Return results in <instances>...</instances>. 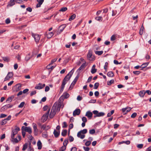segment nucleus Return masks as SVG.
Segmentation results:
<instances>
[{"label":"nucleus","instance_id":"20e7f679","mask_svg":"<svg viewBox=\"0 0 151 151\" xmlns=\"http://www.w3.org/2000/svg\"><path fill=\"white\" fill-rule=\"evenodd\" d=\"M93 114L96 115L94 116V118L96 117L103 116L105 115V113L104 112H100L99 113L98 111L97 110L93 111Z\"/></svg>","mask_w":151,"mask_h":151},{"label":"nucleus","instance_id":"72a5a7b5","mask_svg":"<svg viewBox=\"0 0 151 151\" xmlns=\"http://www.w3.org/2000/svg\"><path fill=\"white\" fill-rule=\"evenodd\" d=\"M103 52V51H96L95 52V54L99 55H102Z\"/></svg>","mask_w":151,"mask_h":151},{"label":"nucleus","instance_id":"bb28decb","mask_svg":"<svg viewBox=\"0 0 151 151\" xmlns=\"http://www.w3.org/2000/svg\"><path fill=\"white\" fill-rule=\"evenodd\" d=\"M11 140L12 142L15 143H18L19 142V141L17 139V138H14V137L13 138H11Z\"/></svg>","mask_w":151,"mask_h":151},{"label":"nucleus","instance_id":"6e6552de","mask_svg":"<svg viewBox=\"0 0 151 151\" xmlns=\"http://www.w3.org/2000/svg\"><path fill=\"white\" fill-rule=\"evenodd\" d=\"M45 86V84H42L41 83H39L35 87V88L37 89H40L43 88Z\"/></svg>","mask_w":151,"mask_h":151},{"label":"nucleus","instance_id":"79ce46f5","mask_svg":"<svg viewBox=\"0 0 151 151\" xmlns=\"http://www.w3.org/2000/svg\"><path fill=\"white\" fill-rule=\"evenodd\" d=\"M31 58V57L28 54L26 56V57L25 58V60L26 61H27L29 60V59Z\"/></svg>","mask_w":151,"mask_h":151},{"label":"nucleus","instance_id":"09e8293b","mask_svg":"<svg viewBox=\"0 0 151 151\" xmlns=\"http://www.w3.org/2000/svg\"><path fill=\"white\" fill-rule=\"evenodd\" d=\"M27 144H25L23 145V147L22 149V150L24 151L26 150L27 148Z\"/></svg>","mask_w":151,"mask_h":151},{"label":"nucleus","instance_id":"de8ad7c7","mask_svg":"<svg viewBox=\"0 0 151 151\" xmlns=\"http://www.w3.org/2000/svg\"><path fill=\"white\" fill-rule=\"evenodd\" d=\"M7 122V120L6 119L3 120L1 122V125H3L5 124Z\"/></svg>","mask_w":151,"mask_h":151},{"label":"nucleus","instance_id":"9d476101","mask_svg":"<svg viewBox=\"0 0 151 151\" xmlns=\"http://www.w3.org/2000/svg\"><path fill=\"white\" fill-rule=\"evenodd\" d=\"M57 104V110L58 111H60V109L61 107L63 108L64 106V104L63 103V102H59L58 103V105Z\"/></svg>","mask_w":151,"mask_h":151},{"label":"nucleus","instance_id":"cd10ccee","mask_svg":"<svg viewBox=\"0 0 151 151\" xmlns=\"http://www.w3.org/2000/svg\"><path fill=\"white\" fill-rule=\"evenodd\" d=\"M108 76L109 77H113L114 76V74L112 71H110L107 73V74Z\"/></svg>","mask_w":151,"mask_h":151},{"label":"nucleus","instance_id":"680f3d73","mask_svg":"<svg viewBox=\"0 0 151 151\" xmlns=\"http://www.w3.org/2000/svg\"><path fill=\"white\" fill-rule=\"evenodd\" d=\"M140 71H134L133 72V73L136 75H139L140 73Z\"/></svg>","mask_w":151,"mask_h":151},{"label":"nucleus","instance_id":"864d4df0","mask_svg":"<svg viewBox=\"0 0 151 151\" xmlns=\"http://www.w3.org/2000/svg\"><path fill=\"white\" fill-rule=\"evenodd\" d=\"M137 115V113L134 112L131 115V117L132 118H135Z\"/></svg>","mask_w":151,"mask_h":151},{"label":"nucleus","instance_id":"338daca9","mask_svg":"<svg viewBox=\"0 0 151 151\" xmlns=\"http://www.w3.org/2000/svg\"><path fill=\"white\" fill-rule=\"evenodd\" d=\"M83 148L85 151H89L90 150V148L88 147H83Z\"/></svg>","mask_w":151,"mask_h":151},{"label":"nucleus","instance_id":"4468645a","mask_svg":"<svg viewBox=\"0 0 151 151\" xmlns=\"http://www.w3.org/2000/svg\"><path fill=\"white\" fill-rule=\"evenodd\" d=\"M93 114L90 111H87L86 114L85 116H87L89 119H91L92 117Z\"/></svg>","mask_w":151,"mask_h":151},{"label":"nucleus","instance_id":"f3484780","mask_svg":"<svg viewBox=\"0 0 151 151\" xmlns=\"http://www.w3.org/2000/svg\"><path fill=\"white\" fill-rule=\"evenodd\" d=\"M24 131L28 132L30 134L32 132L31 128L30 127H25Z\"/></svg>","mask_w":151,"mask_h":151},{"label":"nucleus","instance_id":"f704fd0d","mask_svg":"<svg viewBox=\"0 0 151 151\" xmlns=\"http://www.w3.org/2000/svg\"><path fill=\"white\" fill-rule=\"evenodd\" d=\"M3 59L4 61L8 62L10 60L9 58L8 57H3Z\"/></svg>","mask_w":151,"mask_h":151},{"label":"nucleus","instance_id":"c03bdc74","mask_svg":"<svg viewBox=\"0 0 151 151\" xmlns=\"http://www.w3.org/2000/svg\"><path fill=\"white\" fill-rule=\"evenodd\" d=\"M25 104V103L24 102H21L19 105L18 106V107L21 108L23 107Z\"/></svg>","mask_w":151,"mask_h":151},{"label":"nucleus","instance_id":"f8f14e48","mask_svg":"<svg viewBox=\"0 0 151 151\" xmlns=\"http://www.w3.org/2000/svg\"><path fill=\"white\" fill-rule=\"evenodd\" d=\"M54 34L52 32H49L48 33L47 32H46L45 34V36L48 38H50Z\"/></svg>","mask_w":151,"mask_h":151},{"label":"nucleus","instance_id":"ea45409f","mask_svg":"<svg viewBox=\"0 0 151 151\" xmlns=\"http://www.w3.org/2000/svg\"><path fill=\"white\" fill-rule=\"evenodd\" d=\"M63 95L64 96V97L65 99L68 98L69 96V95L68 93H63Z\"/></svg>","mask_w":151,"mask_h":151},{"label":"nucleus","instance_id":"603ef678","mask_svg":"<svg viewBox=\"0 0 151 151\" xmlns=\"http://www.w3.org/2000/svg\"><path fill=\"white\" fill-rule=\"evenodd\" d=\"M41 129H43L45 130H47V129L46 128V126L45 124L42 125L41 127H40Z\"/></svg>","mask_w":151,"mask_h":151},{"label":"nucleus","instance_id":"1a4fd4ad","mask_svg":"<svg viewBox=\"0 0 151 151\" xmlns=\"http://www.w3.org/2000/svg\"><path fill=\"white\" fill-rule=\"evenodd\" d=\"M132 108L130 107H127L125 108H122V111L124 114H126Z\"/></svg>","mask_w":151,"mask_h":151},{"label":"nucleus","instance_id":"2eb2a0df","mask_svg":"<svg viewBox=\"0 0 151 151\" xmlns=\"http://www.w3.org/2000/svg\"><path fill=\"white\" fill-rule=\"evenodd\" d=\"M38 3L36 5L37 8L41 6V5L42 4L44 1V0H37Z\"/></svg>","mask_w":151,"mask_h":151},{"label":"nucleus","instance_id":"37998d69","mask_svg":"<svg viewBox=\"0 0 151 151\" xmlns=\"http://www.w3.org/2000/svg\"><path fill=\"white\" fill-rule=\"evenodd\" d=\"M89 132L90 134H93L95 133V129H90L89 130Z\"/></svg>","mask_w":151,"mask_h":151},{"label":"nucleus","instance_id":"4c0bfd02","mask_svg":"<svg viewBox=\"0 0 151 151\" xmlns=\"http://www.w3.org/2000/svg\"><path fill=\"white\" fill-rule=\"evenodd\" d=\"M47 117H45L43 115L42 117L41 121L43 122H44L47 120Z\"/></svg>","mask_w":151,"mask_h":151},{"label":"nucleus","instance_id":"f257e3e1","mask_svg":"<svg viewBox=\"0 0 151 151\" xmlns=\"http://www.w3.org/2000/svg\"><path fill=\"white\" fill-rule=\"evenodd\" d=\"M74 72V69H73L64 78L63 80L62 83L61 85V88L60 91V92H62L63 91L65 86L67 82L70 78L73 73Z\"/></svg>","mask_w":151,"mask_h":151},{"label":"nucleus","instance_id":"a18cd8bd","mask_svg":"<svg viewBox=\"0 0 151 151\" xmlns=\"http://www.w3.org/2000/svg\"><path fill=\"white\" fill-rule=\"evenodd\" d=\"M68 143V140H65L63 142V146L66 147Z\"/></svg>","mask_w":151,"mask_h":151},{"label":"nucleus","instance_id":"5fc2aeb1","mask_svg":"<svg viewBox=\"0 0 151 151\" xmlns=\"http://www.w3.org/2000/svg\"><path fill=\"white\" fill-rule=\"evenodd\" d=\"M42 136L44 137H47V135L46 132H44L42 134Z\"/></svg>","mask_w":151,"mask_h":151},{"label":"nucleus","instance_id":"bf43d9fd","mask_svg":"<svg viewBox=\"0 0 151 151\" xmlns=\"http://www.w3.org/2000/svg\"><path fill=\"white\" fill-rule=\"evenodd\" d=\"M143 145L142 144H138L137 145V147L139 148H142L143 147Z\"/></svg>","mask_w":151,"mask_h":151},{"label":"nucleus","instance_id":"393cba45","mask_svg":"<svg viewBox=\"0 0 151 151\" xmlns=\"http://www.w3.org/2000/svg\"><path fill=\"white\" fill-rule=\"evenodd\" d=\"M66 24H65L61 25L60 26V31L61 32H62L63 31V30L66 27Z\"/></svg>","mask_w":151,"mask_h":151},{"label":"nucleus","instance_id":"7c9ffc66","mask_svg":"<svg viewBox=\"0 0 151 151\" xmlns=\"http://www.w3.org/2000/svg\"><path fill=\"white\" fill-rule=\"evenodd\" d=\"M87 132V130L86 129H84L82 130H81L79 132H80L81 133L83 134H84L86 133Z\"/></svg>","mask_w":151,"mask_h":151},{"label":"nucleus","instance_id":"6ab92c4d","mask_svg":"<svg viewBox=\"0 0 151 151\" xmlns=\"http://www.w3.org/2000/svg\"><path fill=\"white\" fill-rule=\"evenodd\" d=\"M37 146L38 147V150H40L41 149L42 147V144L40 140H39L37 142Z\"/></svg>","mask_w":151,"mask_h":151},{"label":"nucleus","instance_id":"5701e85b","mask_svg":"<svg viewBox=\"0 0 151 151\" xmlns=\"http://www.w3.org/2000/svg\"><path fill=\"white\" fill-rule=\"evenodd\" d=\"M16 0H11L10 1L9 4V5L10 6H12L15 4V2Z\"/></svg>","mask_w":151,"mask_h":151},{"label":"nucleus","instance_id":"774afa93","mask_svg":"<svg viewBox=\"0 0 151 151\" xmlns=\"http://www.w3.org/2000/svg\"><path fill=\"white\" fill-rule=\"evenodd\" d=\"M77 149L76 147H73L71 148L70 151H77Z\"/></svg>","mask_w":151,"mask_h":151},{"label":"nucleus","instance_id":"c85d7f7f","mask_svg":"<svg viewBox=\"0 0 151 151\" xmlns=\"http://www.w3.org/2000/svg\"><path fill=\"white\" fill-rule=\"evenodd\" d=\"M76 17V15L75 14H73L72 15H71L70 18L69 19V21H71L72 20L74 19Z\"/></svg>","mask_w":151,"mask_h":151},{"label":"nucleus","instance_id":"4d7b16f0","mask_svg":"<svg viewBox=\"0 0 151 151\" xmlns=\"http://www.w3.org/2000/svg\"><path fill=\"white\" fill-rule=\"evenodd\" d=\"M17 86H18L17 87V90L19 91L21 89V85L20 84H19L17 85Z\"/></svg>","mask_w":151,"mask_h":151},{"label":"nucleus","instance_id":"c756f323","mask_svg":"<svg viewBox=\"0 0 151 151\" xmlns=\"http://www.w3.org/2000/svg\"><path fill=\"white\" fill-rule=\"evenodd\" d=\"M65 98L64 96L62 95L60 98L59 99V102H63Z\"/></svg>","mask_w":151,"mask_h":151},{"label":"nucleus","instance_id":"e433bc0d","mask_svg":"<svg viewBox=\"0 0 151 151\" xmlns=\"http://www.w3.org/2000/svg\"><path fill=\"white\" fill-rule=\"evenodd\" d=\"M112 16H114L116 15L117 13V11L116 9H114L112 11Z\"/></svg>","mask_w":151,"mask_h":151},{"label":"nucleus","instance_id":"3c124183","mask_svg":"<svg viewBox=\"0 0 151 151\" xmlns=\"http://www.w3.org/2000/svg\"><path fill=\"white\" fill-rule=\"evenodd\" d=\"M66 149V147L65 146H63L62 147L60 150H59V151H64Z\"/></svg>","mask_w":151,"mask_h":151},{"label":"nucleus","instance_id":"7ed1b4c3","mask_svg":"<svg viewBox=\"0 0 151 151\" xmlns=\"http://www.w3.org/2000/svg\"><path fill=\"white\" fill-rule=\"evenodd\" d=\"M19 130V128L17 126H15L14 127V129H13L12 130L11 134V138H13L14 137L15 135L17 134Z\"/></svg>","mask_w":151,"mask_h":151},{"label":"nucleus","instance_id":"b1692460","mask_svg":"<svg viewBox=\"0 0 151 151\" xmlns=\"http://www.w3.org/2000/svg\"><path fill=\"white\" fill-rule=\"evenodd\" d=\"M130 141L129 140H127L126 141H122L119 142V144L120 145L123 143H125L127 145H129L130 143Z\"/></svg>","mask_w":151,"mask_h":151},{"label":"nucleus","instance_id":"aec40b11","mask_svg":"<svg viewBox=\"0 0 151 151\" xmlns=\"http://www.w3.org/2000/svg\"><path fill=\"white\" fill-rule=\"evenodd\" d=\"M14 98V96H12L9 98L7 99L6 102L8 103L12 101V99Z\"/></svg>","mask_w":151,"mask_h":151},{"label":"nucleus","instance_id":"0eeeda50","mask_svg":"<svg viewBox=\"0 0 151 151\" xmlns=\"http://www.w3.org/2000/svg\"><path fill=\"white\" fill-rule=\"evenodd\" d=\"M13 76V74L12 72H9L4 79L5 81H8L12 78Z\"/></svg>","mask_w":151,"mask_h":151},{"label":"nucleus","instance_id":"49530a36","mask_svg":"<svg viewBox=\"0 0 151 151\" xmlns=\"http://www.w3.org/2000/svg\"><path fill=\"white\" fill-rule=\"evenodd\" d=\"M99 86V83H95L94 85V88L96 89L98 88Z\"/></svg>","mask_w":151,"mask_h":151},{"label":"nucleus","instance_id":"dca6fc26","mask_svg":"<svg viewBox=\"0 0 151 151\" xmlns=\"http://www.w3.org/2000/svg\"><path fill=\"white\" fill-rule=\"evenodd\" d=\"M77 137L80 138L81 139H83L85 137V135L80 133V132H78L77 134Z\"/></svg>","mask_w":151,"mask_h":151},{"label":"nucleus","instance_id":"e2e57ef3","mask_svg":"<svg viewBox=\"0 0 151 151\" xmlns=\"http://www.w3.org/2000/svg\"><path fill=\"white\" fill-rule=\"evenodd\" d=\"M69 140L70 142L73 141L74 140V138L71 136H70L69 137Z\"/></svg>","mask_w":151,"mask_h":151},{"label":"nucleus","instance_id":"052dcab7","mask_svg":"<svg viewBox=\"0 0 151 151\" xmlns=\"http://www.w3.org/2000/svg\"><path fill=\"white\" fill-rule=\"evenodd\" d=\"M82 120L84 122H86L87 119L86 117H83L82 118Z\"/></svg>","mask_w":151,"mask_h":151},{"label":"nucleus","instance_id":"a211bd4d","mask_svg":"<svg viewBox=\"0 0 151 151\" xmlns=\"http://www.w3.org/2000/svg\"><path fill=\"white\" fill-rule=\"evenodd\" d=\"M95 65H94L92 67L91 70V72L92 74L95 73L97 71V69L95 68Z\"/></svg>","mask_w":151,"mask_h":151},{"label":"nucleus","instance_id":"a878e982","mask_svg":"<svg viewBox=\"0 0 151 151\" xmlns=\"http://www.w3.org/2000/svg\"><path fill=\"white\" fill-rule=\"evenodd\" d=\"M149 64V63L147 62L143 64L140 66L142 70L143 68L146 67Z\"/></svg>","mask_w":151,"mask_h":151},{"label":"nucleus","instance_id":"f03ea898","mask_svg":"<svg viewBox=\"0 0 151 151\" xmlns=\"http://www.w3.org/2000/svg\"><path fill=\"white\" fill-rule=\"evenodd\" d=\"M57 104L55 103L52 108L51 112L49 115V116L50 118H52L56 114V112L58 111L57 110Z\"/></svg>","mask_w":151,"mask_h":151},{"label":"nucleus","instance_id":"39448f33","mask_svg":"<svg viewBox=\"0 0 151 151\" xmlns=\"http://www.w3.org/2000/svg\"><path fill=\"white\" fill-rule=\"evenodd\" d=\"M32 36L34 38L35 41L37 43L39 42L40 38V35L36 34H32Z\"/></svg>","mask_w":151,"mask_h":151},{"label":"nucleus","instance_id":"2f4dec72","mask_svg":"<svg viewBox=\"0 0 151 151\" xmlns=\"http://www.w3.org/2000/svg\"><path fill=\"white\" fill-rule=\"evenodd\" d=\"M67 133V130H66L64 129L63 130L61 133V134L63 136H65L66 135Z\"/></svg>","mask_w":151,"mask_h":151},{"label":"nucleus","instance_id":"473e14b6","mask_svg":"<svg viewBox=\"0 0 151 151\" xmlns=\"http://www.w3.org/2000/svg\"><path fill=\"white\" fill-rule=\"evenodd\" d=\"M116 36L115 35H113L111 37V40L112 41H114L116 39Z\"/></svg>","mask_w":151,"mask_h":151},{"label":"nucleus","instance_id":"a19ab883","mask_svg":"<svg viewBox=\"0 0 151 151\" xmlns=\"http://www.w3.org/2000/svg\"><path fill=\"white\" fill-rule=\"evenodd\" d=\"M96 20L98 21H102V18L101 17H98L95 18Z\"/></svg>","mask_w":151,"mask_h":151},{"label":"nucleus","instance_id":"69168bd1","mask_svg":"<svg viewBox=\"0 0 151 151\" xmlns=\"http://www.w3.org/2000/svg\"><path fill=\"white\" fill-rule=\"evenodd\" d=\"M5 22L6 24H9L10 22V20L9 19H7L5 20Z\"/></svg>","mask_w":151,"mask_h":151},{"label":"nucleus","instance_id":"ddd939ff","mask_svg":"<svg viewBox=\"0 0 151 151\" xmlns=\"http://www.w3.org/2000/svg\"><path fill=\"white\" fill-rule=\"evenodd\" d=\"M33 125L34 130V134L35 135H37V133L38 132V130L37 127V125L33 123Z\"/></svg>","mask_w":151,"mask_h":151},{"label":"nucleus","instance_id":"8fccbe9b","mask_svg":"<svg viewBox=\"0 0 151 151\" xmlns=\"http://www.w3.org/2000/svg\"><path fill=\"white\" fill-rule=\"evenodd\" d=\"M50 109L48 110L47 111V112L45 114H44L43 115L44 116H45V117H46L47 118L48 117L49 115V113L50 112Z\"/></svg>","mask_w":151,"mask_h":151},{"label":"nucleus","instance_id":"423d86ee","mask_svg":"<svg viewBox=\"0 0 151 151\" xmlns=\"http://www.w3.org/2000/svg\"><path fill=\"white\" fill-rule=\"evenodd\" d=\"M87 58L88 60H93L94 59V56L93 55L92 52L89 51L87 55Z\"/></svg>","mask_w":151,"mask_h":151},{"label":"nucleus","instance_id":"412c9836","mask_svg":"<svg viewBox=\"0 0 151 151\" xmlns=\"http://www.w3.org/2000/svg\"><path fill=\"white\" fill-rule=\"evenodd\" d=\"M60 131H57L55 129L54 130L53 132V134L55 137H58L60 134Z\"/></svg>","mask_w":151,"mask_h":151},{"label":"nucleus","instance_id":"9b49d317","mask_svg":"<svg viewBox=\"0 0 151 151\" xmlns=\"http://www.w3.org/2000/svg\"><path fill=\"white\" fill-rule=\"evenodd\" d=\"M81 112V110L79 109H76L75 110L73 113V115L74 116H75L76 115H79Z\"/></svg>","mask_w":151,"mask_h":151},{"label":"nucleus","instance_id":"13d9d810","mask_svg":"<svg viewBox=\"0 0 151 151\" xmlns=\"http://www.w3.org/2000/svg\"><path fill=\"white\" fill-rule=\"evenodd\" d=\"M108 65V62H106L105 63V65H104V69L106 70V71H107L106 69H107V68Z\"/></svg>","mask_w":151,"mask_h":151},{"label":"nucleus","instance_id":"6e6d98bb","mask_svg":"<svg viewBox=\"0 0 151 151\" xmlns=\"http://www.w3.org/2000/svg\"><path fill=\"white\" fill-rule=\"evenodd\" d=\"M91 142L90 141H87L85 143V145L86 146H89L91 144Z\"/></svg>","mask_w":151,"mask_h":151},{"label":"nucleus","instance_id":"0e129e2a","mask_svg":"<svg viewBox=\"0 0 151 151\" xmlns=\"http://www.w3.org/2000/svg\"><path fill=\"white\" fill-rule=\"evenodd\" d=\"M63 128H65L67 127V124H66V123L65 122H63Z\"/></svg>","mask_w":151,"mask_h":151},{"label":"nucleus","instance_id":"58836bf2","mask_svg":"<svg viewBox=\"0 0 151 151\" xmlns=\"http://www.w3.org/2000/svg\"><path fill=\"white\" fill-rule=\"evenodd\" d=\"M114 80H111L110 81L107 82V84L108 85H111V84L114 83Z\"/></svg>","mask_w":151,"mask_h":151},{"label":"nucleus","instance_id":"4be33fe9","mask_svg":"<svg viewBox=\"0 0 151 151\" xmlns=\"http://www.w3.org/2000/svg\"><path fill=\"white\" fill-rule=\"evenodd\" d=\"M145 93V91L143 90L142 91H141L139 93V95L141 97H144Z\"/></svg>","mask_w":151,"mask_h":151},{"label":"nucleus","instance_id":"c9c22d12","mask_svg":"<svg viewBox=\"0 0 151 151\" xmlns=\"http://www.w3.org/2000/svg\"><path fill=\"white\" fill-rule=\"evenodd\" d=\"M67 10V8L66 7H64L61 8V9L59 10L60 12H64L66 11Z\"/></svg>","mask_w":151,"mask_h":151}]
</instances>
